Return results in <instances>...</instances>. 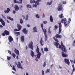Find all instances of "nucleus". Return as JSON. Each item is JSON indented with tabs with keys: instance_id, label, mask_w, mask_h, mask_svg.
Returning <instances> with one entry per match:
<instances>
[{
	"instance_id": "51",
	"label": "nucleus",
	"mask_w": 75,
	"mask_h": 75,
	"mask_svg": "<svg viewBox=\"0 0 75 75\" xmlns=\"http://www.w3.org/2000/svg\"><path fill=\"white\" fill-rule=\"evenodd\" d=\"M20 30H19V29H18H18H15V30H15V31H19Z\"/></svg>"
},
{
	"instance_id": "32",
	"label": "nucleus",
	"mask_w": 75,
	"mask_h": 75,
	"mask_svg": "<svg viewBox=\"0 0 75 75\" xmlns=\"http://www.w3.org/2000/svg\"><path fill=\"white\" fill-rule=\"evenodd\" d=\"M7 59H8V61H10L11 58V57L7 56Z\"/></svg>"
},
{
	"instance_id": "15",
	"label": "nucleus",
	"mask_w": 75,
	"mask_h": 75,
	"mask_svg": "<svg viewBox=\"0 0 75 75\" xmlns=\"http://www.w3.org/2000/svg\"><path fill=\"white\" fill-rule=\"evenodd\" d=\"M0 22L1 23L2 25H3L4 26L5 25V23L4 22V21L2 19H0Z\"/></svg>"
},
{
	"instance_id": "26",
	"label": "nucleus",
	"mask_w": 75,
	"mask_h": 75,
	"mask_svg": "<svg viewBox=\"0 0 75 75\" xmlns=\"http://www.w3.org/2000/svg\"><path fill=\"white\" fill-rule=\"evenodd\" d=\"M59 18H64V17L63 16V13H62L61 14L59 15Z\"/></svg>"
},
{
	"instance_id": "4",
	"label": "nucleus",
	"mask_w": 75,
	"mask_h": 75,
	"mask_svg": "<svg viewBox=\"0 0 75 75\" xmlns=\"http://www.w3.org/2000/svg\"><path fill=\"white\" fill-rule=\"evenodd\" d=\"M33 42L32 41H31L28 44V47L31 48L32 50H33Z\"/></svg>"
},
{
	"instance_id": "58",
	"label": "nucleus",
	"mask_w": 75,
	"mask_h": 75,
	"mask_svg": "<svg viewBox=\"0 0 75 75\" xmlns=\"http://www.w3.org/2000/svg\"><path fill=\"white\" fill-rule=\"evenodd\" d=\"M0 28H3V26L1 25H0Z\"/></svg>"
},
{
	"instance_id": "13",
	"label": "nucleus",
	"mask_w": 75,
	"mask_h": 75,
	"mask_svg": "<svg viewBox=\"0 0 75 75\" xmlns=\"http://www.w3.org/2000/svg\"><path fill=\"white\" fill-rule=\"evenodd\" d=\"M55 37L56 38H62V35L58 34H56L55 35Z\"/></svg>"
},
{
	"instance_id": "39",
	"label": "nucleus",
	"mask_w": 75,
	"mask_h": 75,
	"mask_svg": "<svg viewBox=\"0 0 75 75\" xmlns=\"http://www.w3.org/2000/svg\"><path fill=\"white\" fill-rule=\"evenodd\" d=\"M50 69H47L46 70V73H50Z\"/></svg>"
},
{
	"instance_id": "6",
	"label": "nucleus",
	"mask_w": 75,
	"mask_h": 75,
	"mask_svg": "<svg viewBox=\"0 0 75 75\" xmlns=\"http://www.w3.org/2000/svg\"><path fill=\"white\" fill-rule=\"evenodd\" d=\"M59 34L60 33H61V30H62V24H61V23H59Z\"/></svg>"
},
{
	"instance_id": "8",
	"label": "nucleus",
	"mask_w": 75,
	"mask_h": 75,
	"mask_svg": "<svg viewBox=\"0 0 75 75\" xmlns=\"http://www.w3.org/2000/svg\"><path fill=\"white\" fill-rule=\"evenodd\" d=\"M64 62L66 64H67L68 65H69L70 64V62H69V60L67 58H65L64 59Z\"/></svg>"
},
{
	"instance_id": "62",
	"label": "nucleus",
	"mask_w": 75,
	"mask_h": 75,
	"mask_svg": "<svg viewBox=\"0 0 75 75\" xmlns=\"http://www.w3.org/2000/svg\"><path fill=\"white\" fill-rule=\"evenodd\" d=\"M27 27H30V25H29L28 24L27 25Z\"/></svg>"
},
{
	"instance_id": "41",
	"label": "nucleus",
	"mask_w": 75,
	"mask_h": 75,
	"mask_svg": "<svg viewBox=\"0 0 75 75\" xmlns=\"http://www.w3.org/2000/svg\"><path fill=\"white\" fill-rule=\"evenodd\" d=\"M26 18H25V20L27 21L28 20V15H27L26 16Z\"/></svg>"
},
{
	"instance_id": "54",
	"label": "nucleus",
	"mask_w": 75,
	"mask_h": 75,
	"mask_svg": "<svg viewBox=\"0 0 75 75\" xmlns=\"http://www.w3.org/2000/svg\"><path fill=\"white\" fill-rule=\"evenodd\" d=\"M13 14H15L16 13V11H13Z\"/></svg>"
},
{
	"instance_id": "19",
	"label": "nucleus",
	"mask_w": 75,
	"mask_h": 75,
	"mask_svg": "<svg viewBox=\"0 0 75 75\" xmlns=\"http://www.w3.org/2000/svg\"><path fill=\"white\" fill-rule=\"evenodd\" d=\"M17 27L18 28V29L19 30H20L22 28V26H21L20 25L18 24H17Z\"/></svg>"
},
{
	"instance_id": "24",
	"label": "nucleus",
	"mask_w": 75,
	"mask_h": 75,
	"mask_svg": "<svg viewBox=\"0 0 75 75\" xmlns=\"http://www.w3.org/2000/svg\"><path fill=\"white\" fill-rule=\"evenodd\" d=\"M35 5H33V7H37V5H40V4H38V3H37L35 1Z\"/></svg>"
},
{
	"instance_id": "43",
	"label": "nucleus",
	"mask_w": 75,
	"mask_h": 75,
	"mask_svg": "<svg viewBox=\"0 0 75 75\" xmlns=\"http://www.w3.org/2000/svg\"><path fill=\"white\" fill-rule=\"evenodd\" d=\"M75 67L73 68V70H72V74H73V72H74V71H75Z\"/></svg>"
},
{
	"instance_id": "11",
	"label": "nucleus",
	"mask_w": 75,
	"mask_h": 75,
	"mask_svg": "<svg viewBox=\"0 0 75 75\" xmlns=\"http://www.w3.org/2000/svg\"><path fill=\"white\" fill-rule=\"evenodd\" d=\"M62 54L63 57H64V58H66V57H68V54L65 53L64 52H62Z\"/></svg>"
},
{
	"instance_id": "22",
	"label": "nucleus",
	"mask_w": 75,
	"mask_h": 75,
	"mask_svg": "<svg viewBox=\"0 0 75 75\" xmlns=\"http://www.w3.org/2000/svg\"><path fill=\"white\" fill-rule=\"evenodd\" d=\"M50 22H51L52 23V22H53V18L52 16H50Z\"/></svg>"
},
{
	"instance_id": "5",
	"label": "nucleus",
	"mask_w": 75,
	"mask_h": 75,
	"mask_svg": "<svg viewBox=\"0 0 75 75\" xmlns=\"http://www.w3.org/2000/svg\"><path fill=\"white\" fill-rule=\"evenodd\" d=\"M18 64L17 65V67L18 68H20V69H23V67L21 66V63L20 62H18Z\"/></svg>"
},
{
	"instance_id": "31",
	"label": "nucleus",
	"mask_w": 75,
	"mask_h": 75,
	"mask_svg": "<svg viewBox=\"0 0 75 75\" xmlns=\"http://www.w3.org/2000/svg\"><path fill=\"white\" fill-rule=\"evenodd\" d=\"M44 51L45 52H47V51H48V48L45 47L44 48Z\"/></svg>"
},
{
	"instance_id": "37",
	"label": "nucleus",
	"mask_w": 75,
	"mask_h": 75,
	"mask_svg": "<svg viewBox=\"0 0 75 75\" xmlns=\"http://www.w3.org/2000/svg\"><path fill=\"white\" fill-rule=\"evenodd\" d=\"M12 69L14 71H16V68H15V67H14V65L12 67Z\"/></svg>"
},
{
	"instance_id": "47",
	"label": "nucleus",
	"mask_w": 75,
	"mask_h": 75,
	"mask_svg": "<svg viewBox=\"0 0 75 75\" xmlns=\"http://www.w3.org/2000/svg\"><path fill=\"white\" fill-rule=\"evenodd\" d=\"M72 45L73 46H75V40L74 41L73 44H72Z\"/></svg>"
},
{
	"instance_id": "59",
	"label": "nucleus",
	"mask_w": 75,
	"mask_h": 75,
	"mask_svg": "<svg viewBox=\"0 0 75 75\" xmlns=\"http://www.w3.org/2000/svg\"><path fill=\"white\" fill-rule=\"evenodd\" d=\"M42 17H43V18H44V17H45V15H44V13H43Z\"/></svg>"
},
{
	"instance_id": "64",
	"label": "nucleus",
	"mask_w": 75,
	"mask_h": 75,
	"mask_svg": "<svg viewBox=\"0 0 75 75\" xmlns=\"http://www.w3.org/2000/svg\"><path fill=\"white\" fill-rule=\"evenodd\" d=\"M73 63L74 64H75V59L74 60V62H73Z\"/></svg>"
},
{
	"instance_id": "2",
	"label": "nucleus",
	"mask_w": 75,
	"mask_h": 75,
	"mask_svg": "<svg viewBox=\"0 0 75 75\" xmlns=\"http://www.w3.org/2000/svg\"><path fill=\"white\" fill-rule=\"evenodd\" d=\"M39 50V48L37 46L36 49V52L37 53L36 55L37 57H36L35 59V60L36 61H38V58L39 59V58H40V57H41V52H40Z\"/></svg>"
},
{
	"instance_id": "23",
	"label": "nucleus",
	"mask_w": 75,
	"mask_h": 75,
	"mask_svg": "<svg viewBox=\"0 0 75 75\" xmlns=\"http://www.w3.org/2000/svg\"><path fill=\"white\" fill-rule=\"evenodd\" d=\"M43 42H44V41L42 40V38H41L40 40V43L41 44L42 46H43V44H42Z\"/></svg>"
},
{
	"instance_id": "40",
	"label": "nucleus",
	"mask_w": 75,
	"mask_h": 75,
	"mask_svg": "<svg viewBox=\"0 0 75 75\" xmlns=\"http://www.w3.org/2000/svg\"><path fill=\"white\" fill-rule=\"evenodd\" d=\"M12 55L13 58H16V54L14 53H13L12 54Z\"/></svg>"
},
{
	"instance_id": "28",
	"label": "nucleus",
	"mask_w": 75,
	"mask_h": 75,
	"mask_svg": "<svg viewBox=\"0 0 75 75\" xmlns=\"http://www.w3.org/2000/svg\"><path fill=\"white\" fill-rule=\"evenodd\" d=\"M7 18L9 19V20H11V21H13L14 20V19L13 18H11V17L10 16H7Z\"/></svg>"
},
{
	"instance_id": "38",
	"label": "nucleus",
	"mask_w": 75,
	"mask_h": 75,
	"mask_svg": "<svg viewBox=\"0 0 75 75\" xmlns=\"http://www.w3.org/2000/svg\"><path fill=\"white\" fill-rule=\"evenodd\" d=\"M20 23L21 24H23V19H22V18L21 19L20 21Z\"/></svg>"
},
{
	"instance_id": "33",
	"label": "nucleus",
	"mask_w": 75,
	"mask_h": 75,
	"mask_svg": "<svg viewBox=\"0 0 75 75\" xmlns=\"http://www.w3.org/2000/svg\"><path fill=\"white\" fill-rule=\"evenodd\" d=\"M35 0H30V3H35Z\"/></svg>"
},
{
	"instance_id": "55",
	"label": "nucleus",
	"mask_w": 75,
	"mask_h": 75,
	"mask_svg": "<svg viewBox=\"0 0 75 75\" xmlns=\"http://www.w3.org/2000/svg\"><path fill=\"white\" fill-rule=\"evenodd\" d=\"M70 62L71 64H73V60H70Z\"/></svg>"
},
{
	"instance_id": "29",
	"label": "nucleus",
	"mask_w": 75,
	"mask_h": 75,
	"mask_svg": "<svg viewBox=\"0 0 75 75\" xmlns=\"http://www.w3.org/2000/svg\"><path fill=\"white\" fill-rule=\"evenodd\" d=\"M19 1H17L18 4H22L23 3V0H19Z\"/></svg>"
},
{
	"instance_id": "1",
	"label": "nucleus",
	"mask_w": 75,
	"mask_h": 75,
	"mask_svg": "<svg viewBox=\"0 0 75 75\" xmlns=\"http://www.w3.org/2000/svg\"><path fill=\"white\" fill-rule=\"evenodd\" d=\"M53 39H54L55 41H56V42H55L54 43V44L56 46V47L57 48H61L62 51H63V52H67V50L66 49V47L63 45V43H62V42H61V46L59 44V43H58V42H59L58 39L55 38V37H53ZM61 46L62 47H61Z\"/></svg>"
},
{
	"instance_id": "12",
	"label": "nucleus",
	"mask_w": 75,
	"mask_h": 75,
	"mask_svg": "<svg viewBox=\"0 0 75 75\" xmlns=\"http://www.w3.org/2000/svg\"><path fill=\"white\" fill-rule=\"evenodd\" d=\"M14 8H15V11H18V10H19L20 9L19 7H18V6H17V5H16L15 6Z\"/></svg>"
},
{
	"instance_id": "20",
	"label": "nucleus",
	"mask_w": 75,
	"mask_h": 75,
	"mask_svg": "<svg viewBox=\"0 0 75 75\" xmlns=\"http://www.w3.org/2000/svg\"><path fill=\"white\" fill-rule=\"evenodd\" d=\"M33 30L34 33H37V32H38L37 30V27L36 26H35L33 28Z\"/></svg>"
},
{
	"instance_id": "30",
	"label": "nucleus",
	"mask_w": 75,
	"mask_h": 75,
	"mask_svg": "<svg viewBox=\"0 0 75 75\" xmlns=\"http://www.w3.org/2000/svg\"><path fill=\"white\" fill-rule=\"evenodd\" d=\"M50 29H51V26H50L49 27V29H48V33H49V34H51V30H50Z\"/></svg>"
},
{
	"instance_id": "21",
	"label": "nucleus",
	"mask_w": 75,
	"mask_h": 75,
	"mask_svg": "<svg viewBox=\"0 0 75 75\" xmlns=\"http://www.w3.org/2000/svg\"><path fill=\"white\" fill-rule=\"evenodd\" d=\"M21 42H24V36H21Z\"/></svg>"
},
{
	"instance_id": "27",
	"label": "nucleus",
	"mask_w": 75,
	"mask_h": 75,
	"mask_svg": "<svg viewBox=\"0 0 75 75\" xmlns=\"http://www.w3.org/2000/svg\"><path fill=\"white\" fill-rule=\"evenodd\" d=\"M51 2H47V5H51V4H52V0H50Z\"/></svg>"
},
{
	"instance_id": "56",
	"label": "nucleus",
	"mask_w": 75,
	"mask_h": 75,
	"mask_svg": "<svg viewBox=\"0 0 75 75\" xmlns=\"http://www.w3.org/2000/svg\"><path fill=\"white\" fill-rule=\"evenodd\" d=\"M64 24L65 27H67V24L65 23V24Z\"/></svg>"
},
{
	"instance_id": "42",
	"label": "nucleus",
	"mask_w": 75,
	"mask_h": 75,
	"mask_svg": "<svg viewBox=\"0 0 75 75\" xmlns=\"http://www.w3.org/2000/svg\"><path fill=\"white\" fill-rule=\"evenodd\" d=\"M46 62H44V64H43V67H45V66H46Z\"/></svg>"
},
{
	"instance_id": "50",
	"label": "nucleus",
	"mask_w": 75,
	"mask_h": 75,
	"mask_svg": "<svg viewBox=\"0 0 75 75\" xmlns=\"http://www.w3.org/2000/svg\"><path fill=\"white\" fill-rule=\"evenodd\" d=\"M42 75H44V71L43 70L42 71Z\"/></svg>"
},
{
	"instance_id": "61",
	"label": "nucleus",
	"mask_w": 75,
	"mask_h": 75,
	"mask_svg": "<svg viewBox=\"0 0 75 75\" xmlns=\"http://www.w3.org/2000/svg\"><path fill=\"white\" fill-rule=\"evenodd\" d=\"M20 8L21 9L22 8H23V6L22 5H21Z\"/></svg>"
},
{
	"instance_id": "53",
	"label": "nucleus",
	"mask_w": 75,
	"mask_h": 75,
	"mask_svg": "<svg viewBox=\"0 0 75 75\" xmlns=\"http://www.w3.org/2000/svg\"><path fill=\"white\" fill-rule=\"evenodd\" d=\"M5 33H3L2 34L3 36H5Z\"/></svg>"
},
{
	"instance_id": "34",
	"label": "nucleus",
	"mask_w": 75,
	"mask_h": 75,
	"mask_svg": "<svg viewBox=\"0 0 75 75\" xmlns=\"http://www.w3.org/2000/svg\"><path fill=\"white\" fill-rule=\"evenodd\" d=\"M27 8H31L32 6H31L29 4L27 5Z\"/></svg>"
},
{
	"instance_id": "7",
	"label": "nucleus",
	"mask_w": 75,
	"mask_h": 75,
	"mask_svg": "<svg viewBox=\"0 0 75 75\" xmlns=\"http://www.w3.org/2000/svg\"><path fill=\"white\" fill-rule=\"evenodd\" d=\"M57 8L58 11H61L62 9V4H59Z\"/></svg>"
},
{
	"instance_id": "10",
	"label": "nucleus",
	"mask_w": 75,
	"mask_h": 75,
	"mask_svg": "<svg viewBox=\"0 0 75 75\" xmlns=\"http://www.w3.org/2000/svg\"><path fill=\"white\" fill-rule=\"evenodd\" d=\"M61 23H64V24H66L67 23V19L66 18L62 19L61 21Z\"/></svg>"
},
{
	"instance_id": "14",
	"label": "nucleus",
	"mask_w": 75,
	"mask_h": 75,
	"mask_svg": "<svg viewBox=\"0 0 75 75\" xmlns=\"http://www.w3.org/2000/svg\"><path fill=\"white\" fill-rule=\"evenodd\" d=\"M14 52L16 53V54L17 55H19V51L18 50L16 49V48H15V50H14Z\"/></svg>"
},
{
	"instance_id": "17",
	"label": "nucleus",
	"mask_w": 75,
	"mask_h": 75,
	"mask_svg": "<svg viewBox=\"0 0 75 75\" xmlns=\"http://www.w3.org/2000/svg\"><path fill=\"white\" fill-rule=\"evenodd\" d=\"M10 11V9L9 8H7L6 10L4 11V12L5 13H8Z\"/></svg>"
},
{
	"instance_id": "25",
	"label": "nucleus",
	"mask_w": 75,
	"mask_h": 75,
	"mask_svg": "<svg viewBox=\"0 0 75 75\" xmlns=\"http://www.w3.org/2000/svg\"><path fill=\"white\" fill-rule=\"evenodd\" d=\"M4 33H5V34L6 35H9V32L7 30L5 31Z\"/></svg>"
},
{
	"instance_id": "18",
	"label": "nucleus",
	"mask_w": 75,
	"mask_h": 75,
	"mask_svg": "<svg viewBox=\"0 0 75 75\" xmlns=\"http://www.w3.org/2000/svg\"><path fill=\"white\" fill-rule=\"evenodd\" d=\"M30 55L32 58H33L34 56V52L32 50H31Z\"/></svg>"
},
{
	"instance_id": "3",
	"label": "nucleus",
	"mask_w": 75,
	"mask_h": 75,
	"mask_svg": "<svg viewBox=\"0 0 75 75\" xmlns=\"http://www.w3.org/2000/svg\"><path fill=\"white\" fill-rule=\"evenodd\" d=\"M40 25H41V28H42L44 34L46 38V40H47V30H46V29H45V28L44 29V28H43L44 26L43 25V23H42Z\"/></svg>"
},
{
	"instance_id": "57",
	"label": "nucleus",
	"mask_w": 75,
	"mask_h": 75,
	"mask_svg": "<svg viewBox=\"0 0 75 75\" xmlns=\"http://www.w3.org/2000/svg\"><path fill=\"white\" fill-rule=\"evenodd\" d=\"M63 3L64 4H66V1H63Z\"/></svg>"
},
{
	"instance_id": "44",
	"label": "nucleus",
	"mask_w": 75,
	"mask_h": 75,
	"mask_svg": "<svg viewBox=\"0 0 75 75\" xmlns=\"http://www.w3.org/2000/svg\"><path fill=\"white\" fill-rule=\"evenodd\" d=\"M70 22H71V18H69V20L68 21V23L69 24V23H70Z\"/></svg>"
},
{
	"instance_id": "46",
	"label": "nucleus",
	"mask_w": 75,
	"mask_h": 75,
	"mask_svg": "<svg viewBox=\"0 0 75 75\" xmlns=\"http://www.w3.org/2000/svg\"><path fill=\"white\" fill-rule=\"evenodd\" d=\"M43 23L44 24H46L47 23V22L46 21H44Z\"/></svg>"
},
{
	"instance_id": "52",
	"label": "nucleus",
	"mask_w": 75,
	"mask_h": 75,
	"mask_svg": "<svg viewBox=\"0 0 75 75\" xmlns=\"http://www.w3.org/2000/svg\"><path fill=\"white\" fill-rule=\"evenodd\" d=\"M8 52L9 53V54H10L11 55V51L10 50H8Z\"/></svg>"
},
{
	"instance_id": "9",
	"label": "nucleus",
	"mask_w": 75,
	"mask_h": 75,
	"mask_svg": "<svg viewBox=\"0 0 75 75\" xmlns=\"http://www.w3.org/2000/svg\"><path fill=\"white\" fill-rule=\"evenodd\" d=\"M22 32L25 34H27L28 31V30H27L26 28H24L23 29Z\"/></svg>"
},
{
	"instance_id": "16",
	"label": "nucleus",
	"mask_w": 75,
	"mask_h": 75,
	"mask_svg": "<svg viewBox=\"0 0 75 75\" xmlns=\"http://www.w3.org/2000/svg\"><path fill=\"white\" fill-rule=\"evenodd\" d=\"M8 39L10 42H11V41L13 40V39L12 38V37L10 36L8 37Z\"/></svg>"
},
{
	"instance_id": "45",
	"label": "nucleus",
	"mask_w": 75,
	"mask_h": 75,
	"mask_svg": "<svg viewBox=\"0 0 75 75\" xmlns=\"http://www.w3.org/2000/svg\"><path fill=\"white\" fill-rule=\"evenodd\" d=\"M15 34H18V35H20V33L19 32H17L15 33Z\"/></svg>"
},
{
	"instance_id": "63",
	"label": "nucleus",
	"mask_w": 75,
	"mask_h": 75,
	"mask_svg": "<svg viewBox=\"0 0 75 75\" xmlns=\"http://www.w3.org/2000/svg\"><path fill=\"white\" fill-rule=\"evenodd\" d=\"M72 68H75L74 67V64H73L72 65Z\"/></svg>"
},
{
	"instance_id": "48",
	"label": "nucleus",
	"mask_w": 75,
	"mask_h": 75,
	"mask_svg": "<svg viewBox=\"0 0 75 75\" xmlns=\"http://www.w3.org/2000/svg\"><path fill=\"white\" fill-rule=\"evenodd\" d=\"M54 27V28H55L56 30H57V28H58V26H57V25H55Z\"/></svg>"
},
{
	"instance_id": "60",
	"label": "nucleus",
	"mask_w": 75,
	"mask_h": 75,
	"mask_svg": "<svg viewBox=\"0 0 75 75\" xmlns=\"http://www.w3.org/2000/svg\"><path fill=\"white\" fill-rule=\"evenodd\" d=\"M59 68H60V69H62V67H61V66L59 65Z\"/></svg>"
},
{
	"instance_id": "35",
	"label": "nucleus",
	"mask_w": 75,
	"mask_h": 75,
	"mask_svg": "<svg viewBox=\"0 0 75 75\" xmlns=\"http://www.w3.org/2000/svg\"><path fill=\"white\" fill-rule=\"evenodd\" d=\"M41 0H37L36 2L38 3V4H40V3H39V2H41Z\"/></svg>"
},
{
	"instance_id": "36",
	"label": "nucleus",
	"mask_w": 75,
	"mask_h": 75,
	"mask_svg": "<svg viewBox=\"0 0 75 75\" xmlns=\"http://www.w3.org/2000/svg\"><path fill=\"white\" fill-rule=\"evenodd\" d=\"M35 17L37 18H40V17L39 15H38V14H37L35 16Z\"/></svg>"
},
{
	"instance_id": "49",
	"label": "nucleus",
	"mask_w": 75,
	"mask_h": 75,
	"mask_svg": "<svg viewBox=\"0 0 75 75\" xmlns=\"http://www.w3.org/2000/svg\"><path fill=\"white\" fill-rule=\"evenodd\" d=\"M14 3H18V2L17 1V0H14Z\"/></svg>"
}]
</instances>
